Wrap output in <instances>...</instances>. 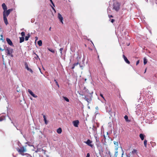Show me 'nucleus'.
Masks as SVG:
<instances>
[{
	"label": "nucleus",
	"mask_w": 157,
	"mask_h": 157,
	"mask_svg": "<svg viewBox=\"0 0 157 157\" xmlns=\"http://www.w3.org/2000/svg\"><path fill=\"white\" fill-rule=\"evenodd\" d=\"M117 153H118V151H116V152H115V154L114 155V157H117Z\"/></svg>",
	"instance_id": "44"
},
{
	"label": "nucleus",
	"mask_w": 157,
	"mask_h": 157,
	"mask_svg": "<svg viewBox=\"0 0 157 157\" xmlns=\"http://www.w3.org/2000/svg\"><path fill=\"white\" fill-rule=\"evenodd\" d=\"M21 35L22 37H24L25 36V33L24 32H22L21 33Z\"/></svg>",
	"instance_id": "41"
},
{
	"label": "nucleus",
	"mask_w": 157,
	"mask_h": 157,
	"mask_svg": "<svg viewBox=\"0 0 157 157\" xmlns=\"http://www.w3.org/2000/svg\"><path fill=\"white\" fill-rule=\"evenodd\" d=\"M8 117H9V119L12 121V120H11V118L9 117L8 116Z\"/></svg>",
	"instance_id": "63"
},
{
	"label": "nucleus",
	"mask_w": 157,
	"mask_h": 157,
	"mask_svg": "<svg viewBox=\"0 0 157 157\" xmlns=\"http://www.w3.org/2000/svg\"><path fill=\"white\" fill-rule=\"evenodd\" d=\"M114 21V19H111V22L112 23H113Z\"/></svg>",
	"instance_id": "57"
},
{
	"label": "nucleus",
	"mask_w": 157,
	"mask_h": 157,
	"mask_svg": "<svg viewBox=\"0 0 157 157\" xmlns=\"http://www.w3.org/2000/svg\"><path fill=\"white\" fill-rule=\"evenodd\" d=\"M44 121L45 124H48V121L47 120L46 118L45 119H44Z\"/></svg>",
	"instance_id": "48"
},
{
	"label": "nucleus",
	"mask_w": 157,
	"mask_h": 157,
	"mask_svg": "<svg viewBox=\"0 0 157 157\" xmlns=\"http://www.w3.org/2000/svg\"><path fill=\"white\" fill-rule=\"evenodd\" d=\"M81 58V57H77V63H75L73 64V65H74V66H75L77 65L78 64H79V63L78 62V59H80Z\"/></svg>",
	"instance_id": "23"
},
{
	"label": "nucleus",
	"mask_w": 157,
	"mask_h": 157,
	"mask_svg": "<svg viewBox=\"0 0 157 157\" xmlns=\"http://www.w3.org/2000/svg\"><path fill=\"white\" fill-rule=\"evenodd\" d=\"M2 6L4 11L6 10H7V7L5 3H2Z\"/></svg>",
	"instance_id": "18"
},
{
	"label": "nucleus",
	"mask_w": 157,
	"mask_h": 157,
	"mask_svg": "<svg viewBox=\"0 0 157 157\" xmlns=\"http://www.w3.org/2000/svg\"><path fill=\"white\" fill-rule=\"evenodd\" d=\"M63 98L67 102H69V99L67 97L63 96Z\"/></svg>",
	"instance_id": "29"
},
{
	"label": "nucleus",
	"mask_w": 157,
	"mask_h": 157,
	"mask_svg": "<svg viewBox=\"0 0 157 157\" xmlns=\"http://www.w3.org/2000/svg\"><path fill=\"white\" fill-rule=\"evenodd\" d=\"M6 40L7 43L9 45H10L11 46H13L12 41L10 38H6Z\"/></svg>",
	"instance_id": "10"
},
{
	"label": "nucleus",
	"mask_w": 157,
	"mask_h": 157,
	"mask_svg": "<svg viewBox=\"0 0 157 157\" xmlns=\"http://www.w3.org/2000/svg\"><path fill=\"white\" fill-rule=\"evenodd\" d=\"M48 50L50 52H51L53 53H54L55 52V50L53 49L50 48H48Z\"/></svg>",
	"instance_id": "38"
},
{
	"label": "nucleus",
	"mask_w": 157,
	"mask_h": 157,
	"mask_svg": "<svg viewBox=\"0 0 157 157\" xmlns=\"http://www.w3.org/2000/svg\"><path fill=\"white\" fill-rule=\"evenodd\" d=\"M114 144L115 145H116L117 146L118 145V143L117 142H116V141H114Z\"/></svg>",
	"instance_id": "47"
},
{
	"label": "nucleus",
	"mask_w": 157,
	"mask_h": 157,
	"mask_svg": "<svg viewBox=\"0 0 157 157\" xmlns=\"http://www.w3.org/2000/svg\"><path fill=\"white\" fill-rule=\"evenodd\" d=\"M151 145L152 147H154L156 145V144L155 142L151 141L150 142Z\"/></svg>",
	"instance_id": "37"
},
{
	"label": "nucleus",
	"mask_w": 157,
	"mask_h": 157,
	"mask_svg": "<svg viewBox=\"0 0 157 157\" xmlns=\"http://www.w3.org/2000/svg\"><path fill=\"white\" fill-rule=\"evenodd\" d=\"M42 115H43V118H44V119H46V117L45 116V115H43V114H42Z\"/></svg>",
	"instance_id": "59"
},
{
	"label": "nucleus",
	"mask_w": 157,
	"mask_h": 157,
	"mask_svg": "<svg viewBox=\"0 0 157 157\" xmlns=\"http://www.w3.org/2000/svg\"><path fill=\"white\" fill-rule=\"evenodd\" d=\"M58 18L60 22L62 24H63V17L59 13H58Z\"/></svg>",
	"instance_id": "9"
},
{
	"label": "nucleus",
	"mask_w": 157,
	"mask_h": 157,
	"mask_svg": "<svg viewBox=\"0 0 157 157\" xmlns=\"http://www.w3.org/2000/svg\"><path fill=\"white\" fill-rule=\"evenodd\" d=\"M124 118L125 120V121H127V122H129L130 121V120H129L128 119V116L127 115H125L124 116Z\"/></svg>",
	"instance_id": "31"
},
{
	"label": "nucleus",
	"mask_w": 157,
	"mask_h": 157,
	"mask_svg": "<svg viewBox=\"0 0 157 157\" xmlns=\"http://www.w3.org/2000/svg\"><path fill=\"white\" fill-rule=\"evenodd\" d=\"M132 156V155L129 153L127 155V157H130V156Z\"/></svg>",
	"instance_id": "54"
},
{
	"label": "nucleus",
	"mask_w": 157,
	"mask_h": 157,
	"mask_svg": "<svg viewBox=\"0 0 157 157\" xmlns=\"http://www.w3.org/2000/svg\"><path fill=\"white\" fill-rule=\"evenodd\" d=\"M147 60L146 57H144V65H145L147 63Z\"/></svg>",
	"instance_id": "32"
},
{
	"label": "nucleus",
	"mask_w": 157,
	"mask_h": 157,
	"mask_svg": "<svg viewBox=\"0 0 157 157\" xmlns=\"http://www.w3.org/2000/svg\"><path fill=\"white\" fill-rule=\"evenodd\" d=\"M19 130L20 131L21 134L22 135L23 133H22V130L20 129V130Z\"/></svg>",
	"instance_id": "62"
},
{
	"label": "nucleus",
	"mask_w": 157,
	"mask_h": 157,
	"mask_svg": "<svg viewBox=\"0 0 157 157\" xmlns=\"http://www.w3.org/2000/svg\"><path fill=\"white\" fill-rule=\"evenodd\" d=\"M7 10L8 12H9L10 13V12L12 11L13 10V9H8V10Z\"/></svg>",
	"instance_id": "45"
},
{
	"label": "nucleus",
	"mask_w": 157,
	"mask_h": 157,
	"mask_svg": "<svg viewBox=\"0 0 157 157\" xmlns=\"http://www.w3.org/2000/svg\"><path fill=\"white\" fill-rule=\"evenodd\" d=\"M54 81L55 82V83H56V85L58 86V88H59V85L58 82L55 79Z\"/></svg>",
	"instance_id": "39"
},
{
	"label": "nucleus",
	"mask_w": 157,
	"mask_h": 157,
	"mask_svg": "<svg viewBox=\"0 0 157 157\" xmlns=\"http://www.w3.org/2000/svg\"><path fill=\"white\" fill-rule=\"evenodd\" d=\"M95 145L96 146L97 148L99 147L100 146V141L98 142H96Z\"/></svg>",
	"instance_id": "25"
},
{
	"label": "nucleus",
	"mask_w": 157,
	"mask_h": 157,
	"mask_svg": "<svg viewBox=\"0 0 157 157\" xmlns=\"http://www.w3.org/2000/svg\"><path fill=\"white\" fill-rule=\"evenodd\" d=\"M25 68L27 69V70L30 72L32 73L33 72V71L31 69H30L28 65L26 63H25Z\"/></svg>",
	"instance_id": "15"
},
{
	"label": "nucleus",
	"mask_w": 157,
	"mask_h": 157,
	"mask_svg": "<svg viewBox=\"0 0 157 157\" xmlns=\"http://www.w3.org/2000/svg\"><path fill=\"white\" fill-rule=\"evenodd\" d=\"M123 58L124 59L125 62L129 64L130 63V61L128 60L127 58L124 55H123Z\"/></svg>",
	"instance_id": "13"
},
{
	"label": "nucleus",
	"mask_w": 157,
	"mask_h": 157,
	"mask_svg": "<svg viewBox=\"0 0 157 157\" xmlns=\"http://www.w3.org/2000/svg\"><path fill=\"white\" fill-rule=\"evenodd\" d=\"M84 99L86 101L88 104L90 103L92 100V95L91 96H89L88 95H84L83 97Z\"/></svg>",
	"instance_id": "4"
},
{
	"label": "nucleus",
	"mask_w": 157,
	"mask_h": 157,
	"mask_svg": "<svg viewBox=\"0 0 157 157\" xmlns=\"http://www.w3.org/2000/svg\"><path fill=\"white\" fill-rule=\"evenodd\" d=\"M37 44L39 46H41L42 45V41L41 40H39L37 42Z\"/></svg>",
	"instance_id": "34"
},
{
	"label": "nucleus",
	"mask_w": 157,
	"mask_h": 157,
	"mask_svg": "<svg viewBox=\"0 0 157 157\" xmlns=\"http://www.w3.org/2000/svg\"><path fill=\"white\" fill-rule=\"evenodd\" d=\"M25 144H27V145L29 146H34L33 145H32L31 143L29 141L25 143Z\"/></svg>",
	"instance_id": "35"
},
{
	"label": "nucleus",
	"mask_w": 157,
	"mask_h": 157,
	"mask_svg": "<svg viewBox=\"0 0 157 157\" xmlns=\"http://www.w3.org/2000/svg\"><path fill=\"white\" fill-rule=\"evenodd\" d=\"M111 108H110V109H109V110L108 111V113L109 114V115H110L111 117H112V115L113 114V113L114 115V116H115V113H113L111 111Z\"/></svg>",
	"instance_id": "16"
},
{
	"label": "nucleus",
	"mask_w": 157,
	"mask_h": 157,
	"mask_svg": "<svg viewBox=\"0 0 157 157\" xmlns=\"http://www.w3.org/2000/svg\"><path fill=\"white\" fill-rule=\"evenodd\" d=\"M85 59L83 58L82 60V63H84Z\"/></svg>",
	"instance_id": "58"
},
{
	"label": "nucleus",
	"mask_w": 157,
	"mask_h": 157,
	"mask_svg": "<svg viewBox=\"0 0 157 157\" xmlns=\"http://www.w3.org/2000/svg\"><path fill=\"white\" fill-rule=\"evenodd\" d=\"M75 67V66H74V65H73V66L72 67H71V69H74V68Z\"/></svg>",
	"instance_id": "64"
},
{
	"label": "nucleus",
	"mask_w": 157,
	"mask_h": 157,
	"mask_svg": "<svg viewBox=\"0 0 157 157\" xmlns=\"http://www.w3.org/2000/svg\"><path fill=\"white\" fill-rule=\"evenodd\" d=\"M50 0V2H51V3H52V5H53V6L54 7H55V4L53 2L52 0Z\"/></svg>",
	"instance_id": "46"
},
{
	"label": "nucleus",
	"mask_w": 157,
	"mask_h": 157,
	"mask_svg": "<svg viewBox=\"0 0 157 157\" xmlns=\"http://www.w3.org/2000/svg\"><path fill=\"white\" fill-rule=\"evenodd\" d=\"M130 153L132 155L131 157H134V155L135 154L138 155L137 151L135 149H133V151L130 152Z\"/></svg>",
	"instance_id": "7"
},
{
	"label": "nucleus",
	"mask_w": 157,
	"mask_h": 157,
	"mask_svg": "<svg viewBox=\"0 0 157 157\" xmlns=\"http://www.w3.org/2000/svg\"><path fill=\"white\" fill-rule=\"evenodd\" d=\"M16 149L19 154L21 155H22V154H24L23 152L26 151V150L24 148L23 146L21 147L20 148H17Z\"/></svg>",
	"instance_id": "5"
},
{
	"label": "nucleus",
	"mask_w": 157,
	"mask_h": 157,
	"mask_svg": "<svg viewBox=\"0 0 157 157\" xmlns=\"http://www.w3.org/2000/svg\"><path fill=\"white\" fill-rule=\"evenodd\" d=\"M105 109L106 112H108V111L109 110V109H110V108H109L108 109V108L107 106H106L105 107Z\"/></svg>",
	"instance_id": "43"
},
{
	"label": "nucleus",
	"mask_w": 157,
	"mask_h": 157,
	"mask_svg": "<svg viewBox=\"0 0 157 157\" xmlns=\"http://www.w3.org/2000/svg\"><path fill=\"white\" fill-rule=\"evenodd\" d=\"M17 144H18V146H19V145H20V144H21V143L20 142H19V141H17Z\"/></svg>",
	"instance_id": "61"
},
{
	"label": "nucleus",
	"mask_w": 157,
	"mask_h": 157,
	"mask_svg": "<svg viewBox=\"0 0 157 157\" xmlns=\"http://www.w3.org/2000/svg\"><path fill=\"white\" fill-rule=\"evenodd\" d=\"M90 154L89 153H88L87 154V155L86 157H90Z\"/></svg>",
	"instance_id": "51"
},
{
	"label": "nucleus",
	"mask_w": 157,
	"mask_h": 157,
	"mask_svg": "<svg viewBox=\"0 0 157 157\" xmlns=\"http://www.w3.org/2000/svg\"><path fill=\"white\" fill-rule=\"evenodd\" d=\"M94 137L96 140V142L99 141V138L97 136H95Z\"/></svg>",
	"instance_id": "40"
},
{
	"label": "nucleus",
	"mask_w": 157,
	"mask_h": 157,
	"mask_svg": "<svg viewBox=\"0 0 157 157\" xmlns=\"http://www.w3.org/2000/svg\"><path fill=\"white\" fill-rule=\"evenodd\" d=\"M52 9L53 10H54V11L55 13H56V10L54 8V6H51Z\"/></svg>",
	"instance_id": "50"
},
{
	"label": "nucleus",
	"mask_w": 157,
	"mask_h": 157,
	"mask_svg": "<svg viewBox=\"0 0 157 157\" xmlns=\"http://www.w3.org/2000/svg\"><path fill=\"white\" fill-rule=\"evenodd\" d=\"M34 54L36 56H35L34 57V58H35V59H36L37 60L38 59L40 60V59L39 58V56H38L36 54V53H35V52H34Z\"/></svg>",
	"instance_id": "30"
},
{
	"label": "nucleus",
	"mask_w": 157,
	"mask_h": 157,
	"mask_svg": "<svg viewBox=\"0 0 157 157\" xmlns=\"http://www.w3.org/2000/svg\"><path fill=\"white\" fill-rule=\"evenodd\" d=\"M11 123H12V124H13V126H14V127H15L16 128H17V126H16L15 124L13 122V121H12V122H11Z\"/></svg>",
	"instance_id": "52"
},
{
	"label": "nucleus",
	"mask_w": 157,
	"mask_h": 157,
	"mask_svg": "<svg viewBox=\"0 0 157 157\" xmlns=\"http://www.w3.org/2000/svg\"><path fill=\"white\" fill-rule=\"evenodd\" d=\"M140 97L138 101L139 102L141 103L144 100L146 102L151 104L154 102V99L151 95L147 94L144 97L142 95H140Z\"/></svg>",
	"instance_id": "1"
},
{
	"label": "nucleus",
	"mask_w": 157,
	"mask_h": 157,
	"mask_svg": "<svg viewBox=\"0 0 157 157\" xmlns=\"http://www.w3.org/2000/svg\"><path fill=\"white\" fill-rule=\"evenodd\" d=\"M84 143L87 144L89 146H90V147H93V145L91 143H92V141H91L90 140L88 139L86 141H85Z\"/></svg>",
	"instance_id": "8"
},
{
	"label": "nucleus",
	"mask_w": 157,
	"mask_h": 157,
	"mask_svg": "<svg viewBox=\"0 0 157 157\" xmlns=\"http://www.w3.org/2000/svg\"><path fill=\"white\" fill-rule=\"evenodd\" d=\"M151 115H150L149 114L147 115V116L146 117V118L147 119L148 121L146 122V123H151L153 121L152 117H151Z\"/></svg>",
	"instance_id": "6"
},
{
	"label": "nucleus",
	"mask_w": 157,
	"mask_h": 157,
	"mask_svg": "<svg viewBox=\"0 0 157 157\" xmlns=\"http://www.w3.org/2000/svg\"><path fill=\"white\" fill-rule=\"evenodd\" d=\"M28 92L29 94L33 97L35 98H36L37 97V96L34 94L31 90L30 89H28Z\"/></svg>",
	"instance_id": "11"
},
{
	"label": "nucleus",
	"mask_w": 157,
	"mask_h": 157,
	"mask_svg": "<svg viewBox=\"0 0 157 157\" xmlns=\"http://www.w3.org/2000/svg\"><path fill=\"white\" fill-rule=\"evenodd\" d=\"M147 140H145L144 141V146L145 147H147Z\"/></svg>",
	"instance_id": "36"
},
{
	"label": "nucleus",
	"mask_w": 157,
	"mask_h": 157,
	"mask_svg": "<svg viewBox=\"0 0 157 157\" xmlns=\"http://www.w3.org/2000/svg\"><path fill=\"white\" fill-rule=\"evenodd\" d=\"M6 51L8 56H10L12 57H13V55L12 54L13 52V49L10 48H7L6 50Z\"/></svg>",
	"instance_id": "2"
},
{
	"label": "nucleus",
	"mask_w": 157,
	"mask_h": 157,
	"mask_svg": "<svg viewBox=\"0 0 157 157\" xmlns=\"http://www.w3.org/2000/svg\"><path fill=\"white\" fill-rule=\"evenodd\" d=\"M44 151V154H45L46 151L41 148L37 149V150L35 151V152L37 153L38 151Z\"/></svg>",
	"instance_id": "21"
},
{
	"label": "nucleus",
	"mask_w": 157,
	"mask_h": 157,
	"mask_svg": "<svg viewBox=\"0 0 157 157\" xmlns=\"http://www.w3.org/2000/svg\"><path fill=\"white\" fill-rule=\"evenodd\" d=\"M30 35L29 33L27 36H25V39L26 41L28 40L29 38L30 37Z\"/></svg>",
	"instance_id": "28"
},
{
	"label": "nucleus",
	"mask_w": 157,
	"mask_h": 157,
	"mask_svg": "<svg viewBox=\"0 0 157 157\" xmlns=\"http://www.w3.org/2000/svg\"><path fill=\"white\" fill-rule=\"evenodd\" d=\"M63 48H61L59 49V51H62V50H63Z\"/></svg>",
	"instance_id": "56"
},
{
	"label": "nucleus",
	"mask_w": 157,
	"mask_h": 157,
	"mask_svg": "<svg viewBox=\"0 0 157 157\" xmlns=\"http://www.w3.org/2000/svg\"><path fill=\"white\" fill-rule=\"evenodd\" d=\"M120 4L118 2H115L114 3L113 6V9L116 11H118L120 9Z\"/></svg>",
	"instance_id": "3"
},
{
	"label": "nucleus",
	"mask_w": 157,
	"mask_h": 157,
	"mask_svg": "<svg viewBox=\"0 0 157 157\" xmlns=\"http://www.w3.org/2000/svg\"><path fill=\"white\" fill-rule=\"evenodd\" d=\"M3 17V20L4 22L6 24V25H7L8 24V20L7 18V17L5 16V13H4V16Z\"/></svg>",
	"instance_id": "14"
},
{
	"label": "nucleus",
	"mask_w": 157,
	"mask_h": 157,
	"mask_svg": "<svg viewBox=\"0 0 157 157\" xmlns=\"http://www.w3.org/2000/svg\"><path fill=\"white\" fill-rule=\"evenodd\" d=\"M5 100H6V102H7V104H9V103L8 102V98L7 97H6V98H5Z\"/></svg>",
	"instance_id": "53"
},
{
	"label": "nucleus",
	"mask_w": 157,
	"mask_h": 157,
	"mask_svg": "<svg viewBox=\"0 0 157 157\" xmlns=\"http://www.w3.org/2000/svg\"><path fill=\"white\" fill-rule=\"evenodd\" d=\"M84 89H86L85 90L88 93H89V94H90V95L89 96H91V95H92V94H93V92H92L91 93H89V91L87 89H86V87H84Z\"/></svg>",
	"instance_id": "33"
},
{
	"label": "nucleus",
	"mask_w": 157,
	"mask_h": 157,
	"mask_svg": "<svg viewBox=\"0 0 157 157\" xmlns=\"http://www.w3.org/2000/svg\"><path fill=\"white\" fill-rule=\"evenodd\" d=\"M79 123V122L78 120L74 121L73 122L74 126L75 127H78Z\"/></svg>",
	"instance_id": "12"
},
{
	"label": "nucleus",
	"mask_w": 157,
	"mask_h": 157,
	"mask_svg": "<svg viewBox=\"0 0 157 157\" xmlns=\"http://www.w3.org/2000/svg\"><path fill=\"white\" fill-rule=\"evenodd\" d=\"M24 37H20V41L19 42L20 43H21L22 42H24Z\"/></svg>",
	"instance_id": "26"
},
{
	"label": "nucleus",
	"mask_w": 157,
	"mask_h": 157,
	"mask_svg": "<svg viewBox=\"0 0 157 157\" xmlns=\"http://www.w3.org/2000/svg\"><path fill=\"white\" fill-rule=\"evenodd\" d=\"M22 155H26V157H32V156L30 154L28 153H24L23 154H22Z\"/></svg>",
	"instance_id": "27"
},
{
	"label": "nucleus",
	"mask_w": 157,
	"mask_h": 157,
	"mask_svg": "<svg viewBox=\"0 0 157 157\" xmlns=\"http://www.w3.org/2000/svg\"><path fill=\"white\" fill-rule=\"evenodd\" d=\"M110 83L111 84V85H112L113 86H114V88L115 87V85L114 84L111 82H110Z\"/></svg>",
	"instance_id": "49"
},
{
	"label": "nucleus",
	"mask_w": 157,
	"mask_h": 157,
	"mask_svg": "<svg viewBox=\"0 0 157 157\" xmlns=\"http://www.w3.org/2000/svg\"><path fill=\"white\" fill-rule=\"evenodd\" d=\"M6 119V116L1 114L0 115V121H2Z\"/></svg>",
	"instance_id": "17"
},
{
	"label": "nucleus",
	"mask_w": 157,
	"mask_h": 157,
	"mask_svg": "<svg viewBox=\"0 0 157 157\" xmlns=\"http://www.w3.org/2000/svg\"><path fill=\"white\" fill-rule=\"evenodd\" d=\"M108 16H109V18L113 17V16L112 15H108Z\"/></svg>",
	"instance_id": "60"
},
{
	"label": "nucleus",
	"mask_w": 157,
	"mask_h": 157,
	"mask_svg": "<svg viewBox=\"0 0 157 157\" xmlns=\"http://www.w3.org/2000/svg\"><path fill=\"white\" fill-rule=\"evenodd\" d=\"M139 62H140L139 60H138L136 61V65H138L139 64Z\"/></svg>",
	"instance_id": "55"
},
{
	"label": "nucleus",
	"mask_w": 157,
	"mask_h": 157,
	"mask_svg": "<svg viewBox=\"0 0 157 157\" xmlns=\"http://www.w3.org/2000/svg\"><path fill=\"white\" fill-rule=\"evenodd\" d=\"M100 96H101V97H102V98L103 99H104V100L105 101H106V100H105V98H104V96H103V94H102L100 93Z\"/></svg>",
	"instance_id": "42"
},
{
	"label": "nucleus",
	"mask_w": 157,
	"mask_h": 157,
	"mask_svg": "<svg viewBox=\"0 0 157 157\" xmlns=\"http://www.w3.org/2000/svg\"><path fill=\"white\" fill-rule=\"evenodd\" d=\"M139 136L142 140H144V137L145 136L142 133H140V134Z\"/></svg>",
	"instance_id": "22"
},
{
	"label": "nucleus",
	"mask_w": 157,
	"mask_h": 157,
	"mask_svg": "<svg viewBox=\"0 0 157 157\" xmlns=\"http://www.w3.org/2000/svg\"><path fill=\"white\" fill-rule=\"evenodd\" d=\"M4 13H5V16L6 17L8 16L9 15V14H10V13L9 12H8L7 10L4 11H3V16H4Z\"/></svg>",
	"instance_id": "19"
},
{
	"label": "nucleus",
	"mask_w": 157,
	"mask_h": 157,
	"mask_svg": "<svg viewBox=\"0 0 157 157\" xmlns=\"http://www.w3.org/2000/svg\"><path fill=\"white\" fill-rule=\"evenodd\" d=\"M80 67L81 68V69L82 70L84 68V67L85 66V64L84 63H79Z\"/></svg>",
	"instance_id": "20"
},
{
	"label": "nucleus",
	"mask_w": 157,
	"mask_h": 157,
	"mask_svg": "<svg viewBox=\"0 0 157 157\" xmlns=\"http://www.w3.org/2000/svg\"><path fill=\"white\" fill-rule=\"evenodd\" d=\"M57 132L58 134H61L62 132V129L61 128H59L57 129Z\"/></svg>",
	"instance_id": "24"
}]
</instances>
